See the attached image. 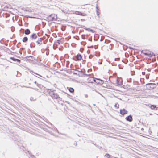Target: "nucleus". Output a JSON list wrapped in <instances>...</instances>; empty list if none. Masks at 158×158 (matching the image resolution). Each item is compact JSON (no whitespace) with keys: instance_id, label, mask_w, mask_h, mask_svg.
<instances>
[{"instance_id":"ddd939ff","label":"nucleus","mask_w":158,"mask_h":158,"mask_svg":"<svg viewBox=\"0 0 158 158\" xmlns=\"http://www.w3.org/2000/svg\"><path fill=\"white\" fill-rule=\"evenodd\" d=\"M150 108L151 109L154 110H157V107L156 106V105H152L150 106Z\"/></svg>"},{"instance_id":"4c0bfd02","label":"nucleus","mask_w":158,"mask_h":158,"mask_svg":"<svg viewBox=\"0 0 158 158\" xmlns=\"http://www.w3.org/2000/svg\"><path fill=\"white\" fill-rule=\"evenodd\" d=\"M73 74H74V75H77V73H75V72H73Z\"/></svg>"},{"instance_id":"c85d7f7f","label":"nucleus","mask_w":158,"mask_h":158,"mask_svg":"<svg viewBox=\"0 0 158 158\" xmlns=\"http://www.w3.org/2000/svg\"><path fill=\"white\" fill-rule=\"evenodd\" d=\"M82 74L84 75L85 76H89V75L88 74H85V73H82Z\"/></svg>"},{"instance_id":"e433bc0d","label":"nucleus","mask_w":158,"mask_h":158,"mask_svg":"<svg viewBox=\"0 0 158 158\" xmlns=\"http://www.w3.org/2000/svg\"><path fill=\"white\" fill-rule=\"evenodd\" d=\"M74 144L75 146H77V143H74Z\"/></svg>"},{"instance_id":"1a4fd4ad","label":"nucleus","mask_w":158,"mask_h":158,"mask_svg":"<svg viewBox=\"0 0 158 158\" xmlns=\"http://www.w3.org/2000/svg\"><path fill=\"white\" fill-rule=\"evenodd\" d=\"M42 38H39L36 41V43L37 44L40 45H41L42 44Z\"/></svg>"},{"instance_id":"2f4dec72","label":"nucleus","mask_w":158,"mask_h":158,"mask_svg":"<svg viewBox=\"0 0 158 158\" xmlns=\"http://www.w3.org/2000/svg\"><path fill=\"white\" fill-rule=\"evenodd\" d=\"M85 36V35H81V37H82V38L83 39H84V37Z\"/></svg>"},{"instance_id":"4be33fe9","label":"nucleus","mask_w":158,"mask_h":158,"mask_svg":"<svg viewBox=\"0 0 158 158\" xmlns=\"http://www.w3.org/2000/svg\"><path fill=\"white\" fill-rule=\"evenodd\" d=\"M116 84L118 85H120L119 81H118V79L116 80Z\"/></svg>"},{"instance_id":"9b49d317","label":"nucleus","mask_w":158,"mask_h":158,"mask_svg":"<svg viewBox=\"0 0 158 158\" xmlns=\"http://www.w3.org/2000/svg\"><path fill=\"white\" fill-rule=\"evenodd\" d=\"M76 14L79 15H81V16H86V14L84 13H83L81 12L78 11H77L76 12Z\"/></svg>"},{"instance_id":"39448f33","label":"nucleus","mask_w":158,"mask_h":158,"mask_svg":"<svg viewBox=\"0 0 158 158\" xmlns=\"http://www.w3.org/2000/svg\"><path fill=\"white\" fill-rule=\"evenodd\" d=\"M25 59L26 60V61H28L29 60L31 61H33V59H35L34 57L32 56H27L25 57Z\"/></svg>"},{"instance_id":"a211bd4d","label":"nucleus","mask_w":158,"mask_h":158,"mask_svg":"<svg viewBox=\"0 0 158 158\" xmlns=\"http://www.w3.org/2000/svg\"><path fill=\"white\" fill-rule=\"evenodd\" d=\"M69 90L70 93H73L74 91V89L71 87L69 88Z\"/></svg>"},{"instance_id":"412c9836","label":"nucleus","mask_w":158,"mask_h":158,"mask_svg":"<svg viewBox=\"0 0 158 158\" xmlns=\"http://www.w3.org/2000/svg\"><path fill=\"white\" fill-rule=\"evenodd\" d=\"M100 10H96V12L98 16H99L100 14Z\"/></svg>"},{"instance_id":"aec40b11","label":"nucleus","mask_w":158,"mask_h":158,"mask_svg":"<svg viewBox=\"0 0 158 158\" xmlns=\"http://www.w3.org/2000/svg\"><path fill=\"white\" fill-rule=\"evenodd\" d=\"M114 107L117 108H119V104L117 103H115V105H114Z\"/></svg>"},{"instance_id":"20e7f679","label":"nucleus","mask_w":158,"mask_h":158,"mask_svg":"<svg viewBox=\"0 0 158 158\" xmlns=\"http://www.w3.org/2000/svg\"><path fill=\"white\" fill-rule=\"evenodd\" d=\"M145 86L146 89L151 90L156 88V85L154 83H148L146 84Z\"/></svg>"},{"instance_id":"6e6552de","label":"nucleus","mask_w":158,"mask_h":158,"mask_svg":"<svg viewBox=\"0 0 158 158\" xmlns=\"http://www.w3.org/2000/svg\"><path fill=\"white\" fill-rule=\"evenodd\" d=\"M144 55L145 56H147L149 57H152V56H155V55L154 54L153 52H143Z\"/></svg>"},{"instance_id":"a18cd8bd","label":"nucleus","mask_w":158,"mask_h":158,"mask_svg":"<svg viewBox=\"0 0 158 158\" xmlns=\"http://www.w3.org/2000/svg\"><path fill=\"white\" fill-rule=\"evenodd\" d=\"M129 48H130V49H131V48H131V47H129Z\"/></svg>"},{"instance_id":"7c9ffc66","label":"nucleus","mask_w":158,"mask_h":158,"mask_svg":"<svg viewBox=\"0 0 158 158\" xmlns=\"http://www.w3.org/2000/svg\"><path fill=\"white\" fill-rule=\"evenodd\" d=\"M148 51L147 50H142L141 51V53L143 54V52H144V51Z\"/></svg>"},{"instance_id":"f257e3e1","label":"nucleus","mask_w":158,"mask_h":158,"mask_svg":"<svg viewBox=\"0 0 158 158\" xmlns=\"http://www.w3.org/2000/svg\"><path fill=\"white\" fill-rule=\"evenodd\" d=\"M47 92L53 99L60 100V98L59 95L57 93H55L53 91L51 90V89H48Z\"/></svg>"},{"instance_id":"dca6fc26","label":"nucleus","mask_w":158,"mask_h":158,"mask_svg":"<svg viewBox=\"0 0 158 158\" xmlns=\"http://www.w3.org/2000/svg\"><path fill=\"white\" fill-rule=\"evenodd\" d=\"M28 38L27 37H24L22 39V41L23 42H25L28 40Z\"/></svg>"},{"instance_id":"72a5a7b5","label":"nucleus","mask_w":158,"mask_h":158,"mask_svg":"<svg viewBox=\"0 0 158 158\" xmlns=\"http://www.w3.org/2000/svg\"><path fill=\"white\" fill-rule=\"evenodd\" d=\"M60 41L59 40H57V42L59 44H60Z\"/></svg>"},{"instance_id":"58836bf2","label":"nucleus","mask_w":158,"mask_h":158,"mask_svg":"<svg viewBox=\"0 0 158 158\" xmlns=\"http://www.w3.org/2000/svg\"><path fill=\"white\" fill-rule=\"evenodd\" d=\"M36 74L37 75H39V76H40V77H42V76L41 75H39V74H37V73H36Z\"/></svg>"},{"instance_id":"c756f323","label":"nucleus","mask_w":158,"mask_h":158,"mask_svg":"<svg viewBox=\"0 0 158 158\" xmlns=\"http://www.w3.org/2000/svg\"><path fill=\"white\" fill-rule=\"evenodd\" d=\"M30 156L32 158H34V157H35V156L34 155H30Z\"/></svg>"},{"instance_id":"3c124183","label":"nucleus","mask_w":158,"mask_h":158,"mask_svg":"<svg viewBox=\"0 0 158 158\" xmlns=\"http://www.w3.org/2000/svg\"><path fill=\"white\" fill-rule=\"evenodd\" d=\"M157 94H158V93H157Z\"/></svg>"},{"instance_id":"5701e85b","label":"nucleus","mask_w":158,"mask_h":158,"mask_svg":"<svg viewBox=\"0 0 158 158\" xmlns=\"http://www.w3.org/2000/svg\"><path fill=\"white\" fill-rule=\"evenodd\" d=\"M11 30L12 32H14L15 30V28L14 27L12 26L11 27Z\"/></svg>"},{"instance_id":"b1692460","label":"nucleus","mask_w":158,"mask_h":158,"mask_svg":"<svg viewBox=\"0 0 158 158\" xmlns=\"http://www.w3.org/2000/svg\"><path fill=\"white\" fill-rule=\"evenodd\" d=\"M106 157L107 158H110V155L108 154H106L105 155Z\"/></svg>"},{"instance_id":"09e8293b","label":"nucleus","mask_w":158,"mask_h":158,"mask_svg":"<svg viewBox=\"0 0 158 158\" xmlns=\"http://www.w3.org/2000/svg\"><path fill=\"white\" fill-rule=\"evenodd\" d=\"M146 52V51H144V52Z\"/></svg>"},{"instance_id":"9d476101","label":"nucleus","mask_w":158,"mask_h":158,"mask_svg":"<svg viewBox=\"0 0 158 158\" xmlns=\"http://www.w3.org/2000/svg\"><path fill=\"white\" fill-rule=\"evenodd\" d=\"M10 59H11L14 61H16L19 63L21 62V60H20L15 58L14 57H10Z\"/></svg>"},{"instance_id":"2eb2a0df","label":"nucleus","mask_w":158,"mask_h":158,"mask_svg":"<svg viewBox=\"0 0 158 158\" xmlns=\"http://www.w3.org/2000/svg\"><path fill=\"white\" fill-rule=\"evenodd\" d=\"M24 33L26 35H28L30 34V31L29 29L27 28L25 30Z\"/></svg>"},{"instance_id":"f3484780","label":"nucleus","mask_w":158,"mask_h":158,"mask_svg":"<svg viewBox=\"0 0 158 158\" xmlns=\"http://www.w3.org/2000/svg\"><path fill=\"white\" fill-rule=\"evenodd\" d=\"M85 30H86L88 31L91 32L92 33H94L95 32V31H94L92 29H91L89 28H86V29H85Z\"/></svg>"},{"instance_id":"7ed1b4c3","label":"nucleus","mask_w":158,"mask_h":158,"mask_svg":"<svg viewBox=\"0 0 158 158\" xmlns=\"http://www.w3.org/2000/svg\"><path fill=\"white\" fill-rule=\"evenodd\" d=\"M92 78H88V79H90L89 81H91L90 79H92ZM92 80L93 81H91L90 82L92 83L94 81V82H96V83H97V84H100V85H102V84H103V83H104L103 81L102 80H101L99 78H96L93 77Z\"/></svg>"},{"instance_id":"a19ab883","label":"nucleus","mask_w":158,"mask_h":158,"mask_svg":"<svg viewBox=\"0 0 158 158\" xmlns=\"http://www.w3.org/2000/svg\"><path fill=\"white\" fill-rule=\"evenodd\" d=\"M43 43H44V44H45V41H44V42H43Z\"/></svg>"},{"instance_id":"ea45409f","label":"nucleus","mask_w":158,"mask_h":158,"mask_svg":"<svg viewBox=\"0 0 158 158\" xmlns=\"http://www.w3.org/2000/svg\"><path fill=\"white\" fill-rule=\"evenodd\" d=\"M30 18H33V17L31 16L29 17Z\"/></svg>"},{"instance_id":"393cba45","label":"nucleus","mask_w":158,"mask_h":158,"mask_svg":"<svg viewBox=\"0 0 158 158\" xmlns=\"http://www.w3.org/2000/svg\"><path fill=\"white\" fill-rule=\"evenodd\" d=\"M96 10H99V9L98 8V7L97 4L96 5Z\"/></svg>"},{"instance_id":"f03ea898","label":"nucleus","mask_w":158,"mask_h":158,"mask_svg":"<svg viewBox=\"0 0 158 158\" xmlns=\"http://www.w3.org/2000/svg\"><path fill=\"white\" fill-rule=\"evenodd\" d=\"M57 19V16L55 14H51L46 18V19L48 21H56Z\"/></svg>"},{"instance_id":"473e14b6","label":"nucleus","mask_w":158,"mask_h":158,"mask_svg":"<svg viewBox=\"0 0 158 158\" xmlns=\"http://www.w3.org/2000/svg\"><path fill=\"white\" fill-rule=\"evenodd\" d=\"M88 40L90 41H92V37H91V38H89L88 39Z\"/></svg>"},{"instance_id":"f704fd0d","label":"nucleus","mask_w":158,"mask_h":158,"mask_svg":"<svg viewBox=\"0 0 158 158\" xmlns=\"http://www.w3.org/2000/svg\"><path fill=\"white\" fill-rule=\"evenodd\" d=\"M93 57V56H89V58H90V59H91Z\"/></svg>"},{"instance_id":"de8ad7c7","label":"nucleus","mask_w":158,"mask_h":158,"mask_svg":"<svg viewBox=\"0 0 158 158\" xmlns=\"http://www.w3.org/2000/svg\"><path fill=\"white\" fill-rule=\"evenodd\" d=\"M89 107L90 106V105H89Z\"/></svg>"},{"instance_id":"f8f14e48","label":"nucleus","mask_w":158,"mask_h":158,"mask_svg":"<svg viewBox=\"0 0 158 158\" xmlns=\"http://www.w3.org/2000/svg\"><path fill=\"white\" fill-rule=\"evenodd\" d=\"M75 58L77 59V60H79L81 59V54L78 53L76 56Z\"/></svg>"},{"instance_id":"cd10ccee","label":"nucleus","mask_w":158,"mask_h":158,"mask_svg":"<svg viewBox=\"0 0 158 158\" xmlns=\"http://www.w3.org/2000/svg\"><path fill=\"white\" fill-rule=\"evenodd\" d=\"M114 60L115 61H118L119 60V58H115Z\"/></svg>"},{"instance_id":"c03bdc74","label":"nucleus","mask_w":158,"mask_h":158,"mask_svg":"<svg viewBox=\"0 0 158 158\" xmlns=\"http://www.w3.org/2000/svg\"><path fill=\"white\" fill-rule=\"evenodd\" d=\"M100 64H102V62L101 63H98Z\"/></svg>"},{"instance_id":"a878e982","label":"nucleus","mask_w":158,"mask_h":158,"mask_svg":"<svg viewBox=\"0 0 158 158\" xmlns=\"http://www.w3.org/2000/svg\"><path fill=\"white\" fill-rule=\"evenodd\" d=\"M30 47H31V48H34V47L35 46L33 45L32 44H31H31H30Z\"/></svg>"},{"instance_id":"79ce46f5","label":"nucleus","mask_w":158,"mask_h":158,"mask_svg":"<svg viewBox=\"0 0 158 158\" xmlns=\"http://www.w3.org/2000/svg\"><path fill=\"white\" fill-rule=\"evenodd\" d=\"M39 116V118H41V119L42 118H41V117L40 116Z\"/></svg>"},{"instance_id":"c9c22d12","label":"nucleus","mask_w":158,"mask_h":158,"mask_svg":"<svg viewBox=\"0 0 158 158\" xmlns=\"http://www.w3.org/2000/svg\"><path fill=\"white\" fill-rule=\"evenodd\" d=\"M55 130L56 131V132H57L58 133H59V132L58 131V130L56 128H55Z\"/></svg>"},{"instance_id":"37998d69","label":"nucleus","mask_w":158,"mask_h":158,"mask_svg":"<svg viewBox=\"0 0 158 158\" xmlns=\"http://www.w3.org/2000/svg\"><path fill=\"white\" fill-rule=\"evenodd\" d=\"M87 96H87V95H85V97H86V98H87Z\"/></svg>"},{"instance_id":"8fccbe9b","label":"nucleus","mask_w":158,"mask_h":158,"mask_svg":"<svg viewBox=\"0 0 158 158\" xmlns=\"http://www.w3.org/2000/svg\"><path fill=\"white\" fill-rule=\"evenodd\" d=\"M34 158H36L35 157H34Z\"/></svg>"},{"instance_id":"423d86ee","label":"nucleus","mask_w":158,"mask_h":158,"mask_svg":"<svg viewBox=\"0 0 158 158\" xmlns=\"http://www.w3.org/2000/svg\"><path fill=\"white\" fill-rule=\"evenodd\" d=\"M128 111L125 109H121L120 110V113L122 115H124L127 113Z\"/></svg>"},{"instance_id":"bb28decb","label":"nucleus","mask_w":158,"mask_h":158,"mask_svg":"<svg viewBox=\"0 0 158 158\" xmlns=\"http://www.w3.org/2000/svg\"><path fill=\"white\" fill-rule=\"evenodd\" d=\"M34 83L36 84L38 86H39V85H40L39 84H38L37 82L36 81H35L34 82Z\"/></svg>"},{"instance_id":"49530a36","label":"nucleus","mask_w":158,"mask_h":158,"mask_svg":"<svg viewBox=\"0 0 158 158\" xmlns=\"http://www.w3.org/2000/svg\"><path fill=\"white\" fill-rule=\"evenodd\" d=\"M77 71H78V72H80V71H78V70H77Z\"/></svg>"},{"instance_id":"6ab92c4d","label":"nucleus","mask_w":158,"mask_h":158,"mask_svg":"<svg viewBox=\"0 0 158 158\" xmlns=\"http://www.w3.org/2000/svg\"><path fill=\"white\" fill-rule=\"evenodd\" d=\"M30 101H34L36 100V98H33L32 97H30Z\"/></svg>"},{"instance_id":"4468645a","label":"nucleus","mask_w":158,"mask_h":158,"mask_svg":"<svg viewBox=\"0 0 158 158\" xmlns=\"http://www.w3.org/2000/svg\"><path fill=\"white\" fill-rule=\"evenodd\" d=\"M31 38L32 39H34L35 40L37 38V36L36 34V33H33L31 35Z\"/></svg>"},{"instance_id":"0eeeda50","label":"nucleus","mask_w":158,"mask_h":158,"mask_svg":"<svg viewBox=\"0 0 158 158\" xmlns=\"http://www.w3.org/2000/svg\"><path fill=\"white\" fill-rule=\"evenodd\" d=\"M125 119L127 121L131 122L133 120L132 116L131 115H130L126 117L125 118Z\"/></svg>"}]
</instances>
